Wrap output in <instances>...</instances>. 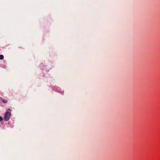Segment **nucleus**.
<instances>
[{"label":"nucleus","mask_w":160,"mask_h":160,"mask_svg":"<svg viewBox=\"0 0 160 160\" xmlns=\"http://www.w3.org/2000/svg\"><path fill=\"white\" fill-rule=\"evenodd\" d=\"M11 116V113L10 112L7 111L5 114L4 118L6 121H7L10 118Z\"/></svg>","instance_id":"nucleus-1"},{"label":"nucleus","mask_w":160,"mask_h":160,"mask_svg":"<svg viewBox=\"0 0 160 160\" xmlns=\"http://www.w3.org/2000/svg\"><path fill=\"white\" fill-rule=\"evenodd\" d=\"M2 101L4 103H6L7 102V100L6 99H2Z\"/></svg>","instance_id":"nucleus-2"},{"label":"nucleus","mask_w":160,"mask_h":160,"mask_svg":"<svg viewBox=\"0 0 160 160\" xmlns=\"http://www.w3.org/2000/svg\"><path fill=\"white\" fill-rule=\"evenodd\" d=\"M4 56L2 55H0V59L2 60L3 59Z\"/></svg>","instance_id":"nucleus-3"},{"label":"nucleus","mask_w":160,"mask_h":160,"mask_svg":"<svg viewBox=\"0 0 160 160\" xmlns=\"http://www.w3.org/2000/svg\"><path fill=\"white\" fill-rule=\"evenodd\" d=\"M2 120H3V118H2V117L0 116V122L2 121Z\"/></svg>","instance_id":"nucleus-4"},{"label":"nucleus","mask_w":160,"mask_h":160,"mask_svg":"<svg viewBox=\"0 0 160 160\" xmlns=\"http://www.w3.org/2000/svg\"><path fill=\"white\" fill-rule=\"evenodd\" d=\"M8 110H9V111H10V109H8Z\"/></svg>","instance_id":"nucleus-5"}]
</instances>
